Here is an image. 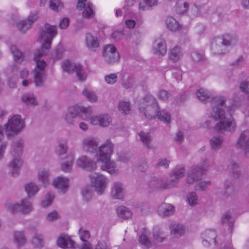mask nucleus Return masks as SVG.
Here are the masks:
<instances>
[{
  "label": "nucleus",
  "mask_w": 249,
  "mask_h": 249,
  "mask_svg": "<svg viewBox=\"0 0 249 249\" xmlns=\"http://www.w3.org/2000/svg\"><path fill=\"white\" fill-rule=\"evenodd\" d=\"M216 233L214 231L207 230L205 231L201 235L202 243L205 247H208L211 244L216 245Z\"/></svg>",
  "instance_id": "19"
},
{
  "label": "nucleus",
  "mask_w": 249,
  "mask_h": 249,
  "mask_svg": "<svg viewBox=\"0 0 249 249\" xmlns=\"http://www.w3.org/2000/svg\"><path fill=\"white\" fill-rule=\"evenodd\" d=\"M54 194L52 193H49L44 197L41 202V206L45 208L50 205L54 198Z\"/></svg>",
  "instance_id": "48"
},
{
  "label": "nucleus",
  "mask_w": 249,
  "mask_h": 249,
  "mask_svg": "<svg viewBox=\"0 0 249 249\" xmlns=\"http://www.w3.org/2000/svg\"><path fill=\"white\" fill-rule=\"evenodd\" d=\"M186 200L191 206H194L198 203L197 196L195 192L189 193L186 196Z\"/></svg>",
  "instance_id": "46"
},
{
  "label": "nucleus",
  "mask_w": 249,
  "mask_h": 249,
  "mask_svg": "<svg viewBox=\"0 0 249 249\" xmlns=\"http://www.w3.org/2000/svg\"><path fill=\"white\" fill-rule=\"evenodd\" d=\"M159 231H155L153 233V239L154 242L161 243L163 241L164 238L161 236Z\"/></svg>",
  "instance_id": "61"
},
{
  "label": "nucleus",
  "mask_w": 249,
  "mask_h": 249,
  "mask_svg": "<svg viewBox=\"0 0 249 249\" xmlns=\"http://www.w3.org/2000/svg\"><path fill=\"white\" fill-rule=\"evenodd\" d=\"M86 0H79L77 5V8L79 10H82L84 9L82 13L83 16L86 18H90L95 15L93 10V5L89 2L86 4Z\"/></svg>",
  "instance_id": "14"
},
{
  "label": "nucleus",
  "mask_w": 249,
  "mask_h": 249,
  "mask_svg": "<svg viewBox=\"0 0 249 249\" xmlns=\"http://www.w3.org/2000/svg\"><path fill=\"white\" fill-rule=\"evenodd\" d=\"M29 75V71L27 69L24 68L20 71V78L23 79L22 85L24 87L28 86L29 84L31 82L30 80L28 78Z\"/></svg>",
  "instance_id": "47"
},
{
  "label": "nucleus",
  "mask_w": 249,
  "mask_h": 249,
  "mask_svg": "<svg viewBox=\"0 0 249 249\" xmlns=\"http://www.w3.org/2000/svg\"><path fill=\"white\" fill-rule=\"evenodd\" d=\"M77 63H74L69 60H65L61 63V68L63 71L70 73L74 71Z\"/></svg>",
  "instance_id": "38"
},
{
  "label": "nucleus",
  "mask_w": 249,
  "mask_h": 249,
  "mask_svg": "<svg viewBox=\"0 0 249 249\" xmlns=\"http://www.w3.org/2000/svg\"><path fill=\"white\" fill-rule=\"evenodd\" d=\"M139 109L140 113L143 114L149 120L157 117L160 121L165 124H168L170 123L171 114L165 109L160 111L155 98L151 95H147L140 101Z\"/></svg>",
  "instance_id": "5"
},
{
  "label": "nucleus",
  "mask_w": 249,
  "mask_h": 249,
  "mask_svg": "<svg viewBox=\"0 0 249 249\" xmlns=\"http://www.w3.org/2000/svg\"><path fill=\"white\" fill-rule=\"evenodd\" d=\"M236 146L243 150L246 156L249 157V130H245L241 134Z\"/></svg>",
  "instance_id": "15"
},
{
  "label": "nucleus",
  "mask_w": 249,
  "mask_h": 249,
  "mask_svg": "<svg viewBox=\"0 0 249 249\" xmlns=\"http://www.w3.org/2000/svg\"><path fill=\"white\" fill-rule=\"evenodd\" d=\"M189 8L187 0H177L175 11L178 14H182L186 12Z\"/></svg>",
  "instance_id": "32"
},
{
  "label": "nucleus",
  "mask_w": 249,
  "mask_h": 249,
  "mask_svg": "<svg viewBox=\"0 0 249 249\" xmlns=\"http://www.w3.org/2000/svg\"><path fill=\"white\" fill-rule=\"evenodd\" d=\"M90 107L75 105L70 107L65 115V121L71 124H73L76 117L85 121H89L91 124L101 127H108L112 122L111 116L107 113H99L92 115Z\"/></svg>",
  "instance_id": "4"
},
{
  "label": "nucleus",
  "mask_w": 249,
  "mask_h": 249,
  "mask_svg": "<svg viewBox=\"0 0 249 249\" xmlns=\"http://www.w3.org/2000/svg\"><path fill=\"white\" fill-rule=\"evenodd\" d=\"M38 18V13H31L27 20H22L17 23V27L21 32H24L30 28L32 24Z\"/></svg>",
  "instance_id": "20"
},
{
  "label": "nucleus",
  "mask_w": 249,
  "mask_h": 249,
  "mask_svg": "<svg viewBox=\"0 0 249 249\" xmlns=\"http://www.w3.org/2000/svg\"><path fill=\"white\" fill-rule=\"evenodd\" d=\"M134 83V80L133 77H129L123 82V85L125 89H129L132 87Z\"/></svg>",
  "instance_id": "58"
},
{
  "label": "nucleus",
  "mask_w": 249,
  "mask_h": 249,
  "mask_svg": "<svg viewBox=\"0 0 249 249\" xmlns=\"http://www.w3.org/2000/svg\"><path fill=\"white\" fill-rule=\"evenodd\" d=\"M119 111L124 114H127L130 111V104L128 102L120 101L118 105Z\"/></svg>",
  "instance_id": "45"
},
{
  "label": "nucleus",
  "mask_w": 249,
  "mask_h": 249,
  "mask_svg": "<svg viewBox=\"0 0 249 249\" xmlns=\"http://www.w3.org/2000/svg\"><path fill=\"white\" fill-rule=\"evenodd\" d=\"M63 7V3L60 0H50V8L55 11H57Z\"/></svg>",
  "instance_id": "50"
},
{
  "label": "nucleus",
  "mask_w": 249,
  "mask_h": 249,
  "mask_svg": "<svg viewBox=\"0 0 249 249\" xmlns=\"http://www.w3.org/2000/svg\"><path fill=\"white\" fill-rule=\"evenodd\" d=\"M50 172L48 169H40L37 172V179L41 182V185L46 187L49 183Z\"/></svg>",
  "instance_id": "27"
},
{
  "label": "nucleus",
  "mask_w": 249,
  "mask_h": 249,
  "mask_svg": "<svg viewBox=\"0 0 249 249\" xmlns=\"http://www.w3.org/2000/svg\"><path fill=\"white\" fill-rule=\"evenodd\" d=\"M90 180L95 191L99 194H103L108 184L107 178L100 173H95L91 174Z\"/></svg>",
  "instance_id": "9"
},
{
  "label": "nucleus",
  "mask_w": 249,
  "mask_h": 249,
  "mask_svg": "<svg viewBox=\"0 0 249 249\" xmlns=\"http://www.w3.org/2000/svg\"><path fill=\"white\" fill-rule=\"evenodd\" d=\"M196 95L197 96V98L202 102H207L208 101L211 100V107L208 110L207 114L208 118L210 114V111H211L213 106V100L214 99V98L218 97V96H216L214 98H212L211 92L203 88H201L198 89L196 92Z\"/></svg>",
  "instance_id": "17"
},
{
  "label": "nucleus",
  "mask_w": 249,
  "mask_h": 249,
  "mask_svg": "<svg viewBox=\"0 0 249 249\" xmlns=\"http://www.w3.org/2000/svg\"><path fill=\"white\" fill-rule=\"evenodd\" d=\"M116 211L118 215L122 218H128L131 217L132 215V212L124 206L119 207Z\"/></svg>",
  "instance_id": "40"
},
{
  "label": "nucleus",
  "mask_w": 249,
  "mask_h": 249,
  "mask_svg": "<svg viewBox=\"0 0 249 249\" xmlns=\"http://www.w3.org/2000/svg\"><path fill=\"white\" fill-rule=\"evenodd\" d=\"M231 36L229 35L213 38L211 45L212 53L214 55H221L225 53L227 46L231 44Z\"/></svg>",
  "instance_id": "8"
},
{
  "label": "nucleus",
  "mask_w": 249,
  "mask_h": 249,
  "mask_svg": "<svg viewBox=\"0 0 249 249\" xmlns=\"http://www.w3.org/2000/svg\"><path fill=\"white\" fill-rule=\"evenodd\" d=\"M56 34V27L46 24L44 30L40 36L39 40L42 43V47L37 50L34 53V60L36 62V66L32 71L35 85L37 87H42L46 80L45 69L47 64L41 57L47 54L51 47L52 40Z\"/></svg>",
  "instance_id": "1"
},
{
  "label": "nucleus",
  "mask_w": 249,
  "mask_h": 249,
  "mask_svg": "<svg viewBox=\"0 0 249 249\" xmlns=\"http://www.w3.org/2000/svg\"><path fill=\"white\" fill-rule=\"evenodd\" d=\"M67 144L65 141L60 142L55 150L56 153L60 155L65 154L67 151Z\"/></svg>",
  "instance_id": "51"
},
{
  "label": "nucleus",
  "mask_w": 249,
  "mask_h": 249,
  "mask_svg": "<svg viewBox=\"0 0 249 249\" xmlns=\"http://www.w3.org/2000/svg\"><path fill=\"white\" fill-rule=\"evenodd\" d=\"M2 128L0 125V160L3 157L5 150L7 147V143L5 142L2 141Z\"/></svg>",
  "instance_id": "52"
},
{
  "label": "nucleus",
  "mask_w": 249,
  "mask_h": 249,
  "mask_svg": "<svg viewBox=\"0 0 249 249\" xmlns=\"http://www.w3.org/2000/svg\"><path fill=\"white\" fill-rule=\"evenodd\" d=\"M158 0H143L140 3L139 9L141 10H145L157 4Z\"/></svg>",
  "instance_id": "43"
},
{
  "label": "nucleus",
  "mask_w": 249,
  "mask_h": 249,
  "mask_svg": "<svg viewBox=\"0 0 249 249\" xmlns=\"http://www.w3.org/2000/svg\"><path fill=\"white\" fill-rule=\"evenodd\" d=\"M14 241L18 247L23 246L26 241L23 233L20 231H17L14 233Z\"/></svg>",
  "instance_id": "37"
},
{
  "label": "nucleus",
  "mask_w": 249,
  "mask_h": 249,
  "mask_svg": "<svg viewBox=\"0 0 249 249\" xmlns=\"http://www.w3.org/2000/svg\"><path fill=\"white\" fill-rule=\"evenodd\" d=\"M221 221L223 224H228L229 231L230 233L232 232V228L234 222V218L230 212H227L223 214L221 218Z\"/></svg>",
  "instance_id": "33"
},
{
  "label": "nucleus",
  "mask_w": 249,
  "mask_h": 249,
  "mask_svg": "<svg viewBox=\"0 0 249 249\" xmlns=\"http://www.w3.org/2000/svg\"><path fill=\"white\" fill-rule=\"evenodd\" d=\"M25 127L24 120L19 115L10 116L8 122L3 126L7 136H11L21 132Z\"/></svg>",
  "instance_id": "7"
},
{
  "label": "nucleus",
  "mask_w": 249,
  "mask_h": 249,
  "mask_svg": "<svg viewBox=\"0 0 249 249\" xmlns=\"http://www.w3.org/2000/svg\"><path fill=\"white\" fill-rule=\"evenodd\" d=\"M139 136L141 141L143 142V143L147 147H149L151 142V138L149 134L148 133L141 132L139 133Z\"/></svg>",
  "instance_id": "49"
},
{
  "label": "nucleus",
  "mask_w": 249,
  "mask_h": 249,
  "mask_svg": "<svg viewBox=\"0 0 249 249\" xmlns=\"http://www.w3.org/2000/svg\"><path fill=\"white\" fill-rule=\"evenodd\" d=\"M23 143L20 141L14 143L12 145V154L13 160L9 165V169L13 176L17 175L22 165L23 161L20 158L22 155Z\"/></svg>",
  "instance_id": "6"
},
{
  "label": "nucleus",
  "mask_w": 249,
  "mask_h": 249,
  "mask_svg": "<svg viewBox=\"0 0 249 249\" xmlns=\"http://www.w3.org/2000/svg\"><path fill=\"white\" fill-rule=\"evenodd\" d=\"M57 245L61 248H74V242L67 235H61L57 241Z\"/></svg>",
  "instance_id": "28"
},
{
  "label": "nucleus",
  "mask_w": 249,
  "mask_h": 249,
  "mask_svg": "<svg viewBox=\"0 0 249 249\" xmlns=\"http://www.w3.org/2000/svg\"><path fill=\"white\" fill-rule=\"evenodd\" d=\"M11 52L16 62H20L22 61L23 53L18 50L16 46L13 45L11 46Z\"/></svg>",
  "instance_id": "44"
},
{
  "label": "nucleus",
  "mask_w": 249,
  "mask_h": 249,
  "mask_svg": "<svg viewBox=\"0 0 249 249\" xmlns=\"http://www.w3.org/2000/svg\"><path fill=\"white\" fill-rule=\"evenodd\" d=\"M171 235L174 238H179L184 235L185 232L183 225L176 222L171 224L170 226Z\"/></svg>",
  "instance_id": "24"
},
{
  "label": "nucleus",
  "mask_w": 249,
  "mask_h": 249,
  "mask_svg": "<svg viewBox=\"0 0 249 249\" xmlns=\"http://www.w3.org/2000/svg\"><path fill=\"white\" fill-rule=\"evenodd\" d=\"M74 160L73 154H71L68 155L65 160L61 162V167L63 172L68 173L71 170Z\"/></svg>",
  "instance_id": "30"
},
{
  "label": "nucleus",
  "mask_w": 249,
  "mask_h": 249,
  "mask_svg": "<svg viewBox=\"0 0 249 249\" xmlns=\"http://www.w3.org/2000/svg\"><path fill=\"white\" fill-rule=\"evenodd\" d=\"M167 27L172 31H176L180 29V25L174 18L170 17L166 20Z\"/></svg>",
  "instance_id": "36"
},
{
  "label": "nucleus",
  "mask_w": 249,
  "mask_h": 249,
  "mask_svg": "<svg viewBox=\"0 0 249 249\" xmlns=\"http://www.w3.org/2000/svg\"><path fill=\"white\" fill-rule=\"evenodd\" d=\"M118 79V77L115 73H110L105 76V81L108 84L112 85L115 83Z\"/></svg>",
  "instance_id": "55"
},
{
  "label": "nucleus",
  "mask_w": 249,
  "mask_h": 249,
  "mask_svg": "<svg viewBox=\"0 0 249 249\" xmlns=\"http://www.w3.org/2000/svg\"><path fill=\"white\" fill-rule=\"evenodd\" d=\"M65 50V48L62 44H58L55 50V55L53 56L54 60H56L60 59Z\"/></svg>",
  "instance_id": "53"
},
{
  "label": "nucleus",
  "mask_w": 249,
  "mask_h": 249,
  "mask_svg": "<svg viewBox=\"0 0 249 249\" xmlns=\"http://www.w3.org/2000/svg\"><path fill=\"white\" fill-rule=\"evenodd\" d=\"M223 140L218 136H213L210 141L211 147L213 150L219 149L223 143Z\"/></svg>",
  "instance_id": "39"
},
{
  "label": "nucleus",
  "mask_w": 249,
  "mask_h": 249,
  "mask_svg": "<svg viewBox=\"0 0 249 249\" xmlns=\"http://www.w3.org/2000/svg\"><path fill=\"white\" fill-rule=\"evenodd\" d=\"M76 164L80 168L89 171L93 170L96 168V163L85 156L79 157L76 160Z\"/></svg>",
  "instance_id": "18"
},
{
  "label": "nucleus",
  "mask_w": 249,
  "mask_h": 249,
  "mask_svg": "<svg viewBox=\"0 0 249 249\" xmlns=\"http://www.w3.org/2000/svg\"><path fill=\"white\" fill-rule=\"evenodd\" d=\"M74 71L76 72L77 77L79 81H83L86 80L87 77V74L80 64L77 63Z\"/></svg>",
  "instance_id": "41"
},
{
  "label": "nucleus",
  "mask_w": 249,
  "mask_h": 249,
  "mask_svg": "<svg viewBox=\"0 0 249 249\" xmlns=\"http://www.w3.org/2000/svg\"><path fill=\"white\" fill-rule=\"evenodd\" d=\"M103 56L105 60L110 64L119 62L120 58L117 48L113 44H107L104 46Z\"/></svg>",
  "instance_id": "11"
},
{
  "label": "nucleus",
  "mask_w": 249,
  "mask_h": 249,
  "mask_svg": "<svg viewBox=\"0 0 249 249\" xmlns=\"http://www.w3.org/2000/svg\"><path fill=\"white\" fill-rule=\"evenodd\" d=\"M39 190V187L33 182H30L25 186V190L29 197L35 196Z\"/></svg>",
  "instance_id": "34"
},
{
  "label": "nucleus",
  "mask_w": 249,
  "mask_h": 249,
  "mask_svg": "<svg viewBox=\"0 0 249 249\" xmlns=\"http://www.w3.org/2000/svg\"><path fill=\"white\" fill-rule=\"evenodd\" d=\"M124 18L125 19V24L128 28L132 29L135 27L136 22L134 20L132 19H127V15H126L124 16Z\"/></svg>",
  "instance_id": "64"
},
{
  "label": "nucleus",
  "mask_w": 249,
  "mask_h": 249,
  "mask_svg": "<svg viewBox=\"0 0 249 249\" xmlns=\"http://www.w3.org/2000/svg\"><path fill=\"white\" fill-rule=\"evenodd\" d=\"M59 215L57 212L53 211L50 212L46 216V220L48 221H53L58 219Z\"/></svg>",
  "instance_id": "56"
},
{
  "label": "nucleus",
  "mask_w": 249,
  "mask_h": 249,
  "mask_svg": "<svg viewBox=\"0 0 249 249\" xmlns=\"http://www.w3.org/2000/svg\"><path fill=\"white\" fill-rule=\"evenodd\" d=\"M32 243L36 247H39L42 245V241L40 234H36L32 239Z\"/></svg>",
  "instance_id": "57"
},
{
  "label": "nucleus",
  "mask_w": 249,
  "mask_h": 249,
  "mask_svg": "<svg viewBox=\"0 0 249 249\" xmlns=\"http://www.w3.org/2000/svg\"><path fill=\"white\" fill-rule=\"evenodd\" d=\"M152 52L154 54L163 56L167 52V45L165 41L162 38L156 39L153 44Z\"/></svg>",
  "instance_id": "16"
},
{
  "label": "nucleus",
  "mask_w": 249,
  "mask_h": 249,
  "mask_svg": "<svg viewBox=\"0 0 249 249\" xmlns=\"http://www.w3.org/2000/svg\"><path fill=\"white\" fill-rule=\"evenodd\" d=\"M85 44L89 50L94 52L97 51L100 46V42L98 37L90 33L86 34Z\"/></svg>",
  "instance_id": "21"
},
{
  "label": "nucleus",
  "mask_w": 249,
  "mask_h": 249,
  "mask_svg": "<svg viewBox=\"0 0 249 249\" xmlns=\"http://www.w3.org/2000/svg\"><path fill=\"white\" fill-rule=\"evenodd\" d=\"M6 208L12 213L20 212L24 214L30 213L33 208L31 201L27 198L21 200L20 203H8Z\"/></svg>",
  "instance_id": "10"
},
{
  "label": "nucleus",
  "mask_w": 249,
  "mask_h": 249,
  "mask_svg": "<svg viewBox=\"0 0 249 249\" xmlns=\"http://www.w3.org/2000/svg\"><path fill=\"white\" fill-rule=\"evenodd\" d=\"M205 167H207V164L205 162L203 165L199 166L197 169H193L191 173L188 175V183L192 184L197 181L199 179L200 175L204 172Z\"/></svg>",
  "instance_id": "22"
},
{
  "label": "nucleus",
  "mask_w": 249,
  "mask_h": 249,
  "mask_svg": "<svg viewBox=\"0 0 249 249\" xmlns=\"http://www.w3.org/2000/svg\"><path fill=\"white\" fill-rule=\"evenodd\" d=\"M98 142L94 138L87 137L83 140V147L85 150L91 153H96V159L98 163H101V168L111 175L118 173L116 164L110 160L112 154L113 145L110 140H107L105 143L97 148Z\"/></svg>",
  "instance_id": "3"
},
{
  "label": "nucleus",
  "mask_w": 249,
  "mask_h": 249,
  "mask_svg": "<svg viewBox=\"0 0 249 249\" xmlns=\"http://www.w3.org/2000/svg\"><path fill=\"white\" fill-rule=\"evenodd\" d=\"M226 101L224 96L214 98L208 118L214 121L222 120L216 124L214 128L216 131L221 133L226 131L233 133L236 128V124L232 114L239 104L234 103L227 107L225 105Z\"/></svg>",
  "instance_id": "2"
},
{
  "label": "nucleus",
  "mask_w": 249,
  "mask_h": 249,
  "mask_svg": "<svg viewBox=\"0 0 249 249\" xmlns=\"http://www.w3.org/2000/svg\"><path fill=\"white\" fill-rule=\"evenodd\" d=\"M211 182L210 181H202L197 185L195 186L196 190H205L206 189L207 186L210 185Z\"/></svg>",
  "instance_id": "62"
},
{
  "label": "nucleus",
  "mask_w": 249,
  "mask_h": 249,
  "mask_svg": "<svg viewBox=\"0 0 249 249\" xmlns=\"http://www.w3.org/2000/svg\"><path fill=\"white\" fill-rule=\"evenodd\" d=\"M82 94L86 97L90 102L96 103L98 100V97L96 93L90 89L85 88L82 91Z\"/></svg>",
  "instance_id": "35"
},
{
  "label": "nucleus",
  "mask_w": 249,
  "mask_h": 249,
  "mask_svg": "<svg viewBox=\"0 0 249 249\" xmlns=\"http://www.w3.org/2000/svg\"><path fill=\"white\" fill-rule=\"evenodd\" d=\"M175 212V207L170 204L163 203L158 209L159 214L162 216H167L173 214Z\"/></svg>",
  "instance_id": "26"
},
{
  "label": "nucleus",
  "mask_w": 249,
  "mask_h": 249,
  "mask_svg": "<svg viewBox=\"0 0 249 249\" xmlns=\"http://www.w3.org/2000/svg\"><path fill=\"white\" fill-rule=\"evenodd\" d=\"M158 96L160 99L165 101L168 98L169 94L165 90H160L158 93Z\"/></svg>",
  "instance_id": "60"
},
{
  "label": "nucleus",
  "mask_w": 249,
  "mask_h": 249,
  "mask_svg": "<svg viewBox=\"0 0 249 249\" xmlns=\"http://www.w3.org/2000/svg\"><path fill=\"white\" fill-rule=\"evenodd\" d=\"M52 184L59 193H65L69 188L70 180L64 176L57 177L53 179Z\"/></svg>",
  "instance_id": "12"
},
{
  "label": "nucleus",
  "mask_w": 249,
  "mask_h": 249,
  "mask_svg": "<svg viewBox=\"0 0 249 249\" xmlns=\"http://www.w3.org/2000/svg\"><path fill=\"white\" fill-rule=\"evenodd\" d=\"M240 90L246 93L249 98V77L241 82L240 85Z\"/></svg>",
  "instance_id": "54"
},
{
  "label": "nucleus",
  "mask_w": 249,
  "mask_h": 249,
  "mask_svg": "<svg viewBox=\"0 0 249 249\" xmlns=\"http://www.w3.org/2000/svg\"><path fill=\"white\" fill-rule=\"evenodd\" d=\"M184 169L183 168H179L175 169L172 172L171 177L172 178H175L176 179H171L170 183L163 184L160 187L161 188H167L173 186L177 183L176 180L180 178L183 175Z\"/></svg>",
  "instance_id": "23"
},
{
  "label": "nucleus",
  "mask_w": 249,
  "mask_h": 249,
  "mask_svg": "<svg viewBox=\"0 0 249 249\" xmlns=\"http://www.w3.org/2000/svg\"><path fill=\"white\" fill-rule=\"evenodd\" d=\"M149 231L146 229H144L142 233L139 237L140 243L144 247L149 248L152 246V243L147 238Z\"/></svg>",
  "instance_id": "42"
},
{
  "label": "nucleus",
  "mask_w": 249,
  "mask_h": 249,
  "mask_svg": "<svg viewBox=\"0 0 249 249\" xmlns=\"http://www.w3.org/2000/svg\"><path fill=\"white\" fill-rule=\"evenodd\" d=\"M182 55V51L180 47L176 46L171 49L169 53V59L173 62H178Z\"/></svg>",
  "instance_id": "29"
},
{
  "label": "nucleus",
  "mask_w": 249,
  "mask_h": 249,
  "mask_svg": "<svg viewBox=\"0 0 249 249\" xmlns=\"http://www.w3.org/2000/svg\"><path fill=\"white\" fill-rule=\"evenodd\" d=\"M191 57L194 61H198L203 59V54L202 53H199L197 51H194L192 53Z\"/></svg>",
  "instance_id": "59"
},
{
  "label": "nucleus",
  "mask_w": 249,
  "mask_h": 249,
  "mask_svg": "<svg viewBox=\"0 0 249 249\" xmlns=\"http://www.w3.org/2000/svg\"><path fill=\"white\" fill-rule=\"evenodd\" d=\"M79 234L81 240L84 242L81 249H92L91 244L87 242L89 238L90 234L88 231L81 229L79 230ZM95 249H109L107 246L102 243H99L96 246Z\"/></svg>",
  "instance_id": "13"
},
{
  "label": "nucleus",
  "mask_w": 249,
  "mask_h": 249,
  "mask_svg": "<svg viewBox=\"0 0 249 249\" xmlns=\"http://www.w3.org/2000/svg\"><path fill=\"white\" fill-rule=\"evenodd\" d=\"M111 194L112 197L114 198H123L124 196V191L122 184L120 182H115L112 188Z\"/></svg>",
  "instance_id": "25"
},
{
  "label": "nucleus",
  "mask_w": 249,
  "mask_h": 249,
  "mask_svg": "<svg viewBox=\"0 0 249 249\" xmlns=\"http://www.w3.org/2000/svg\"><path fill=\"white\" fill-rule=\"evenodd\" d=\"M22 101L26 105L36 106L38 105V101L36 96L30 93L24 94L21 97Z\"/></svg>",
  "instance_id": "31"
},
{
  "label": "nucleus",
  "mask_w": 249,
  "mask_h": 249,
  "mask_svg": "<svg viewBox=\"0 0 249 249\" xmlns=\"http://www.w3.org/2000/svg\"><path fill=\"white\" fill-rule=\"evenodd\" d=\"M69 19L64 18L61 19L59 23V27L62 29H66L69 24Z\"/></svg>",
  "instance_id": "63"
}]
</instances>
